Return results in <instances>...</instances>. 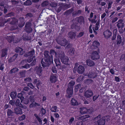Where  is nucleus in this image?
<instances>
[{
    "label": "nucleus",
    "instance_id": "nucleus-1",
    "mask_svg": "<svg viewBox=\"0 0 125 125\" xmlns=\"http://www.w3.org/2000/svg\"><path fill=\"white\" fill-rule=\"evenodd\" d=\"M49 52L45 51L44 53V57L42 58L41 60V63L42 66L43 67L49 66L51 64L53 63V56L52 55L56 54L55 51L53 49H51L50 51V56L49 54Z\"/></svg>",
    "mask_w": 125,
    "mask_h": 125
},
{
    "label": "nucleus",
    "instance_id": "nucleus-2",
    "mask_svg": "<svg viewBox=\"0 0 125 125\" xmlns=\"http://www.w3.org/2000/svg\"><path fill=\"white\" fill-rule=\"evenodd\" d=\"M57 56L61 60L62 63L66 65H69V59L68 57L65 56L64 52L58 54Z\"/></svg>",
    "mask_w": 125,
    "mask_h": 125
},
{
    "label": "nucleus",
    "instance_id": "nucleus-3",
    "mask_svg": "<svg viewBox=\"0 0 125 125\" xmlns=\"http://www.w3.org/2000/svg\"><path fill=\"white\" fill-rule=\"evenodd\" d=\"M100 50L99 48H98L97 51L93 50V51L91 55V59L94 60H98L100 58Z\"/></svg>",
    "mask_w": 125,
    "mask_h": 125
},
{
    "label": "nucleus",
    "instance_id": "nucleus-4",
    "mask_svg": "<svg viewBox=\"0 0 125 125\" xmlns=\"http://www.w3.org/2000/svg\"><path fill=\"white\" fill-rule=\"evenodd\" d=\"M31 22H28L26 23L24 30L28 33H31L32 31V29L31 27Z\"/></svg>",
    "mask_w": 125,
    "mask_h": 125
},
{
    "label": "nucleus",
    "instance_id": "nucleus-5",
    "mask_svg": "<svg viewBox=\"0 0 125 125\" xmlns=\"http://www.w3.org/2000/svg\"><path fill=\"white\" fill-rule=\"evenodd\" d=\"M94 120H97V122L98 125H104L105 123L104 119L103 118V117L101 118L100 115H99L94 118Z\"/></svg>",
    "mask_w": 125,
    "mask_h": 125
},
{
    "label": "nucleus",
    "instance_id": "nucleus-6",
    "mask_svg": "<svg viewBox=\"0 0 125 125\" xmlns=\"http://www.w3.org/2000/svg\"><path fill=\"white\" fill-rule=\"evenodd\" d=\"M42 71V67L41 66L40 64L36 66L34 69V71L39 76H41Z\"/></svg>",
    "mask_w": 125,
    "mask_h": 125
},
{
    "label": "nucleus",
    "instance_id": "nucleus-7",
    "mask_svg": "<svg viewBox=\"0 0 125 125\" xmlns=\"http://www.w3.org/2000/svg\"><path fill=\"white\" fill-rule=\"evenodd\" d=\"M56 41L58 44L63 46H65L68 44V42L65 38H63L62 40L57 39Z\"/></svg>",
    "mask_w": 125,
    "mask_h": 125
},
{
    "label": "nucleus",
    "instance_id": "nucleus-8",
    "mask_svg": "<svg viewBox=\"0 0 125 125\" xmlns=\"http://www.w3.org/2000/svg\"><path fill=\"white\" fill-rule=\"evenodd\" d=\"M12 18H9L5 20V19H3V18H0V26H4L5 23H7L8 22L10 21L11 19Z\"/></svg>",
    "mask_w": 125,
    "mask_h": 125
},
{
    "label": "nucleus",
    "instance_id": "nucleus-9",
    "mask_svg": "<svg viewBox=\"0 0 125 125\" xmlns=\"http://www.w3.org/2000/svg\"><path fill=\"white\" fill-rule=\"evenodd\" d=\"M71 28L72 29L78 31L80 29V25H78V23L77 22H74L71 25Z\"/></svg>",
    "mask_w": 125,
    "mask_h": 125
},
{
    "label": "nucleus",
    "instance_id": "nucleus-10",
    "mask_svg": "<svg viewBox=\"0 0 125 125\" xmlns=\"http://www.w3.org/2000/svg\"><path fill=\"white\" fill-rule=\"evenodd\" d=\"M84 96L86 98H90L93 95V93L91 90L88 89L84 93Z\"/></svg>",
    "mask_w": 125,
    "mask_h": 125
},
{
    "label": "nucleus",
    "instance_id": "nucleus-11",
    "mask_svg": "<svg viewBox=\"0 0 125 125\" xmlns=\"http://www.w3.org/2000/svg\"><path fill=\"white\" fill-rule=\"evenodd\" d=\"M50 81L52 83H55L57 81V74H52L51 75L50 78Z\"/></svg>",
    "mask_w": 125,
    "mask_h": 125
},
{
    "label": "nucleus",
    "instance_id": "nucleus-12",
    "mask_svg": "<svg viewBox=\"0 0 125 125\" xmlns=\"http://www.w3.org/2000/svg\"><path fill=\"white\" fill-rule=\"evenodd\" d=\"M35 54L34 50L33 49L32 50L29 52H28L24 54V56L27 57H33V55Z\"/></svg>",
    "mask_w": 125,
    "mask_h": 125
},
{
    "label": "nucleus",
    "instance_id": "nucleus-13",
    "mask_svg": "<svg viewBox=\"0 0 125 125\" xmlns=\"http://www.w3.org/2000/svg\"><path fill=\"white\" fill-rule=\"evenodd\" d=\"M85 69L84 67L82 65H80L77 69V73L80 74H82L85 71Z\"/></svg>",
    "mask_w": 125,
    "mask_h": 125
},
{
    "label": "nucleus",
    "instance_id": "nucleus-14",
    "mask_svg": "<svg viewBox=\"0 0 125 125\" xmlns=\"http://www.w3.org/2000/svg\"><path fill=\"white\" fill-rule=\"evenodd\" d=\"M84 18L82 16H80L79 17H77L76 19V22L78 23H79L80 24H82L84 22Z\"/></svg>",
    "mask_w": 125,
    "mask_h": 125
},
{
    "label": "nucleus",
    "instance_id": "nucleus-15",
    "mask_svg": "<svg viewBox=\"0 0 125 125\" xmlns=\"http://www.w3.org/2000/svg\"><path fill=\"white\" fill-rule=\"evenodd\" d=\"M80 112L82 114H84L87 112L90 113V109H88L86 108L81 107L80 108Z\"/></svg>",
    "mask_w": 125,
    "mask_h": 125
},
{
    "label": "nucleus",
    "instance_id": "nucleus-16",
    "mask_svg": "<svg viewBox=\"0 0 125 125\" xmlns=\"http://www.w3.org/2000/svg\"><path fill=\"white\" fill-rule=\"evenodd\" d=\"M117 26L118 29L123 28L124 27V23L123 20L121 19L119 20L117 22Z\"/></svg>",
    "mask_w": 125,
    "mask_h": 125
},
{
    "label": "nucleus",
    "instance_id": "nucleus-17",
    "mask_svg": "<svg viewBox=\"0 0 125 125\" xmlns=\"http://www.w3.org/2000/svg\"><path fill=\"white\" fill-rule=\"evenodd\" d=\"M112 34V32L109 30H107L104 33V35L105 37L107 39L110 38Z\"/></svg>",
    "mask_w": 125,
    "mask_h": 125
},
{
    "label": "nucleus",
    "instance_id": "nucleus-18",
    "mask_svg": "<svg viewBox=\"0 0 125 125\" xmlns=\"http://www.w3.org/2000/svg\"><path fill=\"white\" fill-rule=\"evenodd\" d=\"M20 22L18 26L20 28L22 27L24 25L25 22L24 19L23 17L19 18Z\"/></svg>",
    "mask_w": 125,
    "mask_h": 125
},
{
    "label": "nucleus",
    "instance_id": "nucleus-19",
    "mask_svg": "<svg viewBox=\"0 0 125 125\" xmlns=\"http://www.w3.org/2000/svg\"><path fill=\"white\" fill-rule=\"evenodd\" d=\"M66 93L68 94L67 96L69 98L71 97L73 93V89L68 87L67 89Z\"/></svg>",
    "mask_w": 125,
    "mask_h": 125
},
{
    "label": "nucleus",
    "instance_id": "nucleus-20",
    "mask_svg": "<svg viewBox=\"0 0 125 125\" xmlns=\"http://www.w3.org/2000/svg\"><path fill=\"white\" fill-rule=\"evenodd\" d=\"M15 51L17 53H19L20 55H22L24 53L23 49L19 47H16L15 49Z\"/></svg>",
    "mask_w": 125,
    "mask_h": 125
},
{
    "label": "nucleus",
    "instance_id": "nucleus-21",
    "mask_svg": "<svg viewBox=\"0 0 125 125\" xmlns=\"http://www.w3.org/2000/svg\"><path fill=\"white\" fill-rule=\"evenodd\" d=\"M100 45V42L97 41H94L93 42V46L94 49H98Z\"/></svg>",
    "mask_w": 125,
    "mask_h": 125
},
{
    "label": "nucleus",
    "instance_id": "nucleus-22",
    "mask_svg": "<svg viewBox=\"0 0 125 125\" xmlns=\"http://www.w3.org/2000/svg\"><path fill=\"white\" fill-rule=\"evenodd\" d=\"M8 50L6 48L2 49L1 51V57H3L7 55Z\"/></svg>",
    "mask_w": 125,
    "mask_h": 125
},
{
    "label": "nucleus",
    "instance_id": "nucleus-23",
    "mask_svg": "<svg viewBox=\"0 0 125 125\" xmlns=\"http://www.w3.org/2000/svg\"><path fill=\"white\" fill-rule=\"evenodd\" d=\"M17 56L18 54H15L12 57H10L8 60V62L9 63H10L14 61L16 59Z\"/></svg>",
    "mask_w": 125,
    "mask_h": 125
},
{
    "label": "nucleus",
    "instance_id": "nucleus-24",
    "mask_svg": "<svg viewBox=\"0 0 125 125\" xmlns=\"http://www.w3.org/2000/svg\"><path fill=\"white\" fill-rule=\"evenodd\" d=\"M24 93V92L22 91L21 93H19L18 94L17 96L18 98L20 99L21 102H23L24 99V97L23 96V94Z\"/></svg>",
    "mask_w": 125,
    "mask_h": 125
},
{
    "label": "nucleus",
    "instance_id": "nucleus-25",
    "mask_svg": "<svg viewBox=\"0 0 125 125\" xmlns=\"http://www.w3.org/2000/svg\"><path fill=\"white\" fill-rule=\"evenodd\" d=\"M87 65L89 66H94L95 63L94 61L90 59H87L86 61Z\"/></svg>",
    "mask_w": 125,
    "mask_h": 125
},
{
    "label": "nucleus",
    "instance_id": "nucleus-26",
    "mask_svg": "<svg viewBox=\"0 0 125 125\" xmlns=\"http://www.w3.org/2000/svg\"><path fill=\"white\" fill-rule=\"evenodd\" d=\"M122 41V38L119 35H118L117 36L116 41V44L117 45H120Z\"/></svg>",
    "mask_w": 125,
    "mask_h": 125
},
{
    "label": "nucleus",
    "instance_id": "nucleus-27",
    "mask_svg": "<svg viewBox=\"0 0 125 125\" xmlns=\"http://www.w3.org/2000/svg\"><path fill=\"white\" fill-rule=\"evenodd\" d=\"M82 10H77L75 11L72 13L73 16L75 17L76 16L78 15L81 14Z\"/></svg>",
    "mask_w": 125,
    "mask_h": 125
},
{
    "label": "nucleus",
    "instance_id": "nucleus-28",
    "mask_svg": "<svg viewBox=\"0 0 125 125\" xmlns=\"http://www.w3.org/2000/svg\"><path fill=\"white\" fill-rule=\"evenodd\" d=\"M10 96L12 100H14L17 98V94L16 92H12L10 94Z\"/></svg>",
    "mask_w": 125,
    "mask_h": 125
},
{
    "label": "nucleus",
    "instance_id": "nucleus-29",
    "mask_svg": "<svg viewBox=\"0 0 125 125\" xmlns=\"http://www.w3.org/2000/svg\"><path fill=\"white\" fill-rule=\"evenodd\" d=\"M14 112L17 114H21L22 113L21 109L20 107L15 108L14 109Z\"/></svg>",
    "mask_w": 125,
    "mask_h": 125
},
{
    "label": "nucleus",
    "instance_id": "nucleus-30",
    "mask_svg": "<svg viewBox=\"0 0 125 125\" xmlns=\"http://www.w3.org/2000/svg\"><path fill=\"white\" fill-rule=\"evenodd\" d=\"M68 34L69 37L71 39L75 38L76 36V33L75 32L71 31L69 32Z\"/></svg>",
    "mask_w": 125,
    "mask_h": 125
},
{
    "label": "nucleus",
    "instance_id": "nucleus-31",
    "mask_svg": "<svg viewBox=\"0 0 125 125\" xmlns=\"http://www.w3.org/2000/svg\"><path fill=\"white\" fill-rule=\"evenodd\" d=\"M54 61L56 66L57 67H60L61 62L59 59H55Z\"/></svg>",
    "mask_w": 125,
    "mask_h": 125
},
{
    "label": "nucleus",
    "instance_id": "nucleus-32",
    "mask_svg": "<svg viewBox=\"0 0 125 125\" xmlns=\"http://www.w3.org/2000/svg\"><path fill=\"white\" fill-rule=\"evenodd\" d=\"M93 82V80L91 79H87L84 81V83L85 84L89 85Z\"/></svg>",
    "mask_w": 125,
    "mask_h": 125
},
{
    "label": "nucleus",
    "instance_id": "nucleus-33",
    "mask_svg": "<svg viewBox=\"0 0 125 125\" xmlns=\"http://www.w3.org/2000/svg\"><path fill=\"white\" fill-rule=\"evenodd\" d=\"M6 38L8 42L10 43H11L12 41H13L14 39L13 36H7L6 37Z\"/></svg>",
    "mask_w": 125,
    "mask_h": 125
},
{
    "label": "nucleus",
    "instance_id": "nucleus-34",
    "mask_svg": "<svg viewBox=\"0 0 125 125\" xmlns=\"http://www.w3.org/2000/svg\"><path fill=\"white\" fill-rule=\"evenodd\" d=\"M26 99L27 98V102H35L34 96L33 95H31L29 97H26Z\"/></svg>",
    "mask_w": 125,
    "mask_h": 125
},
{
    "label": "nucleus",
    "instance_id": "nucleus-35",
    "mask_svg": "<svg viewBox=\"0 0 125 125\" xmlns=\"http://www.w3.org/2000/svg\"><path fill=\"white\" fill-rule=\"evenodd\" d=\"M75 84V82L74 81H71L69 82L68 87L73 89V86Z\"/></svg>",
    "mask_w": 125,
    "mask_h": 125
},
{
    "label": "nucleus",
    "instance_id": "nucleus-36",
    "mask_svg": "<svg viewBox=\"0 0 125 125\" xmlns=\"http://www.w3.org/2000/svg\"><path fill=\"white\" fill-rule=\"evenodd\" d=\"M75 50L73 48H70L69 50L68 53L70 55H73L74 53Z\"/></svg>",
    "mask_w": 125,
    "mask_h": 125
},
{
    "label": "nucleus",
    "instance_id": "nucleus-37",
    "mask_svg": "<svg viewBox=\"0 0 125 125\" xmlns=\"http://www.w3.org/2000/svg\"><path fill=\"white\" fill-rule=\"evenodd\" d=\"M40 105L36 103V102H32L30 105V108H32L37 106H39Z\"/></svg>",
    "mask_w": 125,
    "mask_h": 125
},
{
    "label": "nucleus",
    "instance_id": "nucleus-38",
    "mask_svg": "<svg viewBox=\"0 0 125 125\" xmlns=\"http://www.w3.org/2000/svg\"><path fill=\"white\" fill-rule=\"evenodd\" d=\"M73 8H72L66 11L65 12V14L66 15H69L70 14L73 13Z\"/></svg>",
    "mask_w": 125,
    "mask_h": 125
},
{
    "label": "nucleus",
    "instance_id": "nucleus-39",
    "mask_svg": "<svg viewBox=\"0 0 125 125\" xmlns=\"http://www.w3.org/2000/svg\"><path fill=\"white\" fill-rule=\"evenodd\" d=\"M89 117V116L88 115H83L79 117L80 119L84 120L85 119V120H88L87 118Z\"/></svg>",
    "mask_w": 125,
    "mask_h": 125
},
{
    "label": "nucleus",
    "instance_id": "nucleus-40",
    "mask_svg": "<svg viewBox=\"0 0 125 125\" xmlns=\"http://www.w3.org/2000/svg\"><path fill=\"white\" fill-rule=\"evenodd\" d=\"M31 4V1L30 0H27L24 3V5L25 6H29Z\"/></svg>",
    "mask_w": 125,
    "mask_h": 125
},
{
    "label": "nucleus",
    "instance_id": "nucleus-41",
    "mask_svg": "<svg viewBox=\"0 0 125 125\" xmlns=\"http://www.w3.org/2000/svg\"><path fill=\"white\" fill-rule=\"evenodd\" d=\"M19 70L18 69L16 68L15 67L12 69L10 71V73H15L18 71Z\"/></svg>",
    "mask_w": 125,
    "mask_h": 125
},
{
    "label": "nucleus",
    "instance_id": "nucleus-42",
    "mask_svg": "<svg viewBox=\"0 0 125 125\" xmlns=\"http://www.w3.org/2000/svg\"><path fill=\"white\" fill-rule=\"evenodd\" d=\"M81 87V84H78L75 85L74 88V91L75 92H77L78 90Z\"/></svg>",
    "mask_w": 125,
    "mask_h": 125
},
{
    "label": "nucleus",
    "instance_id": "nucleus-43",
    "mask_svg": "<svg viewBox=\"0 0 125 125\" xmlns=\"http://www.w3.org/2000/svg\"><path fill=\"white\" fill-rule=\"evenodd\" d=\"M94 73L92 72H90L88 75V76L89 77L91 78H94L96 77V76H94Z\"/></svg>",
    "mask_w": 125,
    "mask_h": 125
},
{
    "label": "nucleus",
    "instance_id": "nucleus-44",
    "mask_svg": "<svg viewBox=\"0 0 125 125\" xmlns=\"http://www.w3.org/2000/svg\"><path fill=\"white\" fill-rule=\"evenodd\" d=\"M13 18V19L12 21L10 22V23L11 24L15 25L17 23L18 21L14 18Z\"/></svg>",
    "mask_w": 125,
    "mask_h": 125
},
{
    "label": "nucleus",
    "instance_id": "nucleus-45",
    "mask_svg": "<svg viewBox=\"0 0 125 125\" xmlns=\"http://www.w3.org/2000/svg\"><path fill=\"white\" fill-rule=\"evenodd\" d=\"M15 104L16 106L21 107H23V102H15Z\"/></svg>",
    "mask_w": 125,
    "mask_h": 125
},
{
    "label": "nucleus",
    "instance_id": "nucleus-46",
    "mask_svg": "<svg viewBox=\"0 0 125 125\" xmlns=\"http://www.w3.org/2000/svg\"><path fill=\"white\" fill-rule=\"evenodd\" d=\"M31 66V65L28 64L26 63L24 66H22V68L28 69Z\"/></svg>",
    "mask_w": 125,
    "mask_h": 125
},
{
    "label": "nucleus",
    "instance_id": "nucleus-47",
    "mask_svg": "<svg viewBox=\"0 0 125 125\" xmlns=\"http://www.w3.org/2000/svg\"><path fill=\"white\" fill-rule=\"evenodd\" d=\"M14 13L12 12H11L6 14L5 16V17H8L14 16Z\"/></svg>",
    "mask_w": 125,
    "mask_h": 125
},
{
    "label": "nucleus",
    "instance_id": "nucleus-48",
    "mask_svg": "<svg viewBox=\"0 0 125 125\" xmlns=\"http://www.w3.org/2000/svg\"><path fill=\"white\" fill-rule=\"evenodd\" d=\"M14 112L10 109H8L7 112L8 115L9 116H12Z\"/></svg>",
    "mask_w": 125,
    "mask_h": 125
},
{
    "label": "nucleus",
    "instance_id": "nucleus-49",
    "mask_svg": "<svg viewBox=\"0 0 125 125\" xmlns=\"http://www.w3.org/2000/svg\"><path fill=\"white\" fill-rule=\"evenodd\" d=\"M66 29L65 27H62V29L60 31V33H59L60 35H61L65 31V30Z\"/></svg>",
    "mask_w": 125,
    "mask_h": 125
},
{
    "label": "nucleus",
    "instance_id": "nucleus-50",
    "mask_svg": "<svg viewBox=\"0 0 125 125\" xmlns=\"http://www.w3.org/2000/svg\"><path fill=\"white\" fill-rule=\"evenodd\" d=\"M84 34V31H81L79 33L78 35H77V37L80 38L83 36Z\"/></svg>",
    "mask_w": 125,
    "mask_h": 125
},
{
    "label": "nucleus",
    "instance_id": "nucleus-51",
    "mask_svg": "<svg viewBox=\"0 0 125 125\" xmlns=\"http://www.w3.org/2000/svg\"><path fill=\"white\" fill-rule=\"evenodd\" d=\"M57 107L56 106L52 107L51 109V110L52 112H55L57 111Z\"/></svg>",
    "mask_w": 125,
    "mask_h": 125
},
{
    "label": "nucleus",
    "instance_id": "nucleus-52",
    "mask_svg": "<svg viewBox=\"0 0 125 125\" xmlns=\"http://www.w3.org/2000/svg\"><path fill=\"white\" fill-rule=\"evenodd\" d=\"M24 81L26 83L31 82L32 81V79L31 78L28 77L24 79Z\"/></svg>",
    "mask_w": 125,
    "mask_h": 125
},
{
    "label": "nucleus",
    "instance_id": "nucleus-53",
    "mask_svg": "<svg viewBox=\"0 0 125 125\" xmlns=\"http://www.w3.org/2000/svg\"><path fill=\"white\" fill-rule=\"evenodd\" d=\"M48 4V2L46 1H45L42 3L41 5L42 7H44L47 6Z\"/></svg>",
    "mask_w": 125,
    "mask_h": 125
},
{
    "label": "nucleus",
    "instance_id": "nucleus-54",
    "mask_svg": "<svg viewBox=\"0 0 125 125\" xmlns=\"http://www.w3.org/2000/svg\"><path fill=\"white\" fill-rule=\"evenodd\" d=\"M83 78L82 76H80L77 78L76 81L78 82H80L83 81Z\"/></svg>",
    "mask_w": 125,
    "mask_h": 125
},
{
    "label": "nucleus",
    "instance_id": "nucleus-55",
    "mask_svg": "<svg viewBox=\"0 0 125 125\" xmlns=\"http://www.w3.org/2000/svg\"><path fill=\"white\" fill-rule=\"evenodd\" d=\"M41 81L40 80H38V82L36 84V87L38 89H39L40 87V85L41 83Z\"/></svg>",
    "mask_w": 125,
    "mask_h": 125
},
{
    "label": "nucleus",
    "instance_id": "nucleus-56",
    "mask_svg": "<svg viewBox=\"0 0 125 125\" xmlns=\"http://www.w3.org/2000/svg\"><path fill=\"white\" fill-rule=\"evenodd\" d=\"M99 96V94L98 95H95L93 97V99L94 101L98 99Z\"/></svg>",
    "mask_w": 125,
    "mask_h": 125
},
{
    "label": "nucleus",
    "instance_id": "nucleus-57",
    "mask_svg": "<svg viewBox=\"0 0 125 125\" xmlns=\"http://www.w3.org/2000/svg\"><path fill=\"white\" fill-rule=\"evenodd\" d=\"M4 64L0 61V70L1 71L3 70L4 68L3 66Z\"/></svg>",
    "mask_w": 125,
    "mask_h": 125
},
{
    "label": "nucleus",
    "instance_id": "nucleus-58",
    "mask_svg": "<svg viewBox=\"0 0 125 125\" xmlns=\"http://www.w3.org/2000/svg\"><path fill=\"white\" fill-rule=\"evenodd\" d=\"M25 118V116L24 115H23L22 116L19 117L18 119L20 120H23Z\"/></svg>",
    "mask_w": 125,
    "mask_h": 125
},
{
    "label": "nucleus",
    "instance_id": "nucleus-59",
    "mask_svg": "<svg viewBox=\"0 0 125 125\" xmlns=\"http://www.w3.org/2000/svg\"><path fill=\"white\" fill-rule=\"evenodd\" d=\"M33 16V15L31 13H27L26 15V17H29L30 18L31 17Z\"/></svg>",
    "mask_w": 125,
    "mask_h": 125
},
{
    "label": "nucleus",
    "instance_id": "nucleus-60",
    "mask_svg": "<svg viewBox=\"0 0 125 125\" xmlns=\"http://www.w3.org/2000/svg\"><path fill=\"white\" fill-rule=\"evenodd\" d=\"M27 85L28 86L30 87L31 88L33 89L34 87V86L31 83H28Z\"/></svg>",
    "mask_w": 125,
    "mask_h": 125
},
{
    "label": "nucleus",
    "instance_id": "nucleus-61",
    "mask_svg": "<svg viewBox=\"0 0 125 125\" xmlns=\"http://www.w3.org/2000/svg\"><path fill=\"white\" fill-rule=\"evenodd\" d=\"M103 118L104 119V120H105L106 121H108L110 120V117L108 115L103 117Z\"/></svg>",
    "mask_w": 125,
    "mask_h": 125
},
{
    "label": "nucleus",
    "instance_id": "nucleus-62",
    "mask_svg": "<svg viewBox=\"0 0 125 125\" xmlns=\"http://www.w3.org/2000/svg\"><path fill=\"white\" fill-rule=\"evenodd\" d=\"M80 104V103H79L78 102H71V104L72 105L74 106Z\"/></svg>",
    "mask_w": 125,
    "mask_h": 125
},
{
    "label": "nucleus",
    "instance_id": "nucleus-63",
    "mask_svg": "<svg viewBox=\"0 0 125 125\" xmlns=\"http://www.w3.org/2000/svg\"><path fill=\"white\" fill-rule=\"evenodd\" d=\"M28 58V59H27V61L29 62L30 63L33 60V57H27Z\"/></svg>",
    "mask_w": 125,
    "mask_h": 125
},
{
    "label": "nucleus",
    "instance_id": "nucleus-64",
    "mask_svg": "<svg viewBox=\"0 0 125 125\" xmlns=\"http://www.w3.org/2000/svg\"><path fill=\"white\" fill-rule=\"evenodd\" d=\"M113 3L112 1H110L108 3V7H107L108 9H109L111 7V5Z\"/></svg>",
    "mask_w": 125,
    "mask_h": 125
}]
</instances>
